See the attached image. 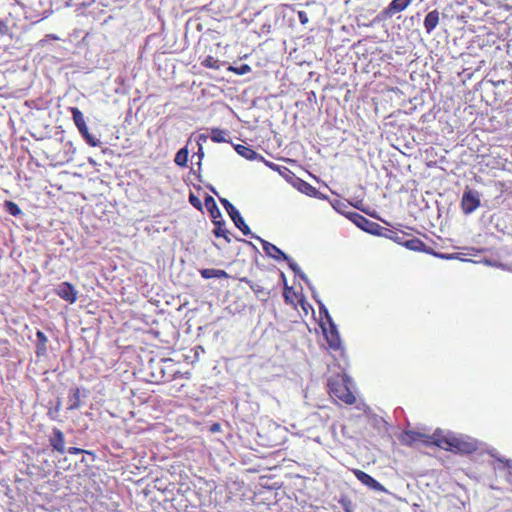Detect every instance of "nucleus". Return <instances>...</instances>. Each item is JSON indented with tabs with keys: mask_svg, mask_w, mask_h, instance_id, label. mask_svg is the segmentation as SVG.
Returning a JSON list of instances; mask_svg holds the SVG:
<instances>
[{
	"mask_svg": "<svg viewBox=\"0 0 512 512\" xmlns=\"http://www.w3.org/2000/svg\"><path fill=\"white\" fill-rule=\"evenodd\" d=\"M435 444L442 449L461 453H470L476 449L474 441L465 440L463 437L450 434L438 438Z\"/></svg>",
	"mask_w": 512,
	"mask_h": 512,
	"instance_id": "obj_1",
	"label": "nucleus"
},
{
	"mask_svg": "<svg viewBox=\"0 0 512 512\" xmlns=\"http://www.w3.org/2000/svg\"><path fill=\"white\" fill-rule=\"evenodd\" d=\"M71 113L76 127L86 142L92 147L101 145V141L89 133L83 113L76 107L71 108Z\"/></svg>",
	"mask_w": 512,
	"mask_h": 512,
	"instance_id": "obj_2",
	"label": "nucleus"
},
{
	"mask_svg": "<svg viewBox=\"0 0 512 512\" xmlns=\"http://www.w3.org/2000/svg\"><path fill=\"white\" fill-rule=\"evenodd\" d=\"M320 313H324L327 322L329 323V330L324 329L325 337L328 341L329 347L333 350H338L341 347V339L335 323L333 322L327 308L321 304Z\"/></svg>",
	"mask_w": 512,
	"mask_h": 512,
	"instance_id": "obj_3",
	"label": "nucleus"
},
{
	"mask_svg": "<svg viewBox=\"0 0 512 512\" xmlns=\"http://www.w3.org/2000/svg\"><path fill=\"white\" fill-rule=\"evenodd\" d=\"M328 387L331 395L345 402L346 404H353L356 401L355 396L350 391L346 383L329 380Z\"/></svg>",
	"mask_w": 512,
	"mask_h": 512,
	"instance_id": "obj_4",
	"label": "nucleus"
},
{
	"mask_svg": "<svg viewBox=\"0 0 512 512\" xmlns=\"http://www.w3.org/2000/svg\"><path fill=\"white\" fill-rule=\"evenodd\" d=\"M220 202L224 206L225 210L227 211L228 215L230 216V218L233 221V223L235 224V226L239 230H241V232L244 235H246V236L250 235L252 237V235H254V234L251 232L250 228L245 223L243 217L241 216L239 211L233 206V204L230 203L225 198H220Z\"/></svg>",
	"mask_w": 512,
	"mask_h": 512,
	"instance_id": "obj_5",
	"label": "nucleus"
},
{
	"mask_svg": "<svg viewBox=\"0 0 512 512\" xmlns=\"http://www.w3.org/2000/svg\"><path fill=\"white\" fill-rule=\"evenodd\" d=\"M481 203V195L477 190L466 188L461 199V208L464 214H472Z\"/></svg>",
	"mask_w": 512,
	"mask_h": 512,
	"instance_id": "obj_6",
	"label": "nucleus"
},
{
	"mask_svg": "<svg viewBox=\"0 0 512 512\" xmlns=\"http://www.w3.org/2000/svg\"><path fill=\"white\" fill-rule=\"evenodd\" d=\"M351 221L360 229H362L365 232H368L370 234H379V229H381L380 225L370 221L366 217L358 214V213H352L350 215Z\"/></svg>",
	"mask_w": 512,
	"mask_h": 512,
	"instance_id": "obj_7",
	"label": "nucleus"
},
{
	"mask_svg": "<svg viewBox=\"0 0 512 512\" xmlns=\"http://www.w3.org/2000/svg\"><path fill=\"white\" fill-rule=\"evenodd\" d=\"M353 474L355 477L365 486L368 488L379 491V492H386L387 490L384 488V486L379 483L377 480H375L373 477H371L369 474L365 473L362 470L354 469Z\"/></svg>",
	"mask_w": 512,
	"mask_h": 512,
	"instance_id": "obj_8",
	"label": "nucleus"
},
{
	"mask_svg": "<svg viewBox=\"0 0 512 512\" xmlns=\"http://www.w3.org/2000/svg\"><path fill=\"white\" fill-rule=\"evenodd\" d=\"M252 238L254 239H257L258 241H260V243L262 244V248L264 250V252L271 258L275 259L276 261H280V260H283V259H287V255L281 250L279 249L277 246H275L274 244L260 238L259 236L257 235H252Z\"/></svg>",
	"mask_w": 512,
	"mask_h": 512,
	"instance_id": "obj_9",
	"label": "nucleus"
},
{
	"mask_svg": "<svg viewBox=\"0 0 512 512\" xmlns=\"http://www.w3.org/2000/svg\"><path fill=\"white\" fill-rule=\"evenodd\" d=\"M57 295L69 303H74L77 300V290L69 282H62L56 288Z\"/></svg>",
	"mask_w": 512,
	"mask_h": 512,
	"instance_id": "obj_10",
	"label": "nucleus"
},
{
	"mask_svg": "<svg viewBox=\"0 0 512 512\" xmlns=\"http://www.w3.org/2000/svg\"><path fill=\"white\" fill-rule=\"evenodd\" d=\"M413 0H392L391 3L384 9L383 13L386 17H392L395 14L404 11Z\"/></svg>",
	"mask_w": 512,
	"mask_h": 512,
	"instance_id": "obj_11",
	"label": "nucleus"
},
{
	"mask_svg": "<svg viewBox=\"0 0 512 512\" xmlns=\"http://www.w3.org/2000/svg\"><path fill=\"white\" fill-rule=\"evenodd\" d=\"M49 442L55 451H57L61 454H63L66 451L64 434L58 428L53 429L52 435L50 436V439H49Z\"/></svg>",
	"mask_w": 512,
	"mask_h": 512,
	"instance_id": "obj_12",
	"label": "nucleus"
},
{
	"mask_svg": "<svg viewBox=\"0 0 512 512\" xmlns=\"http://www.w3.org/2000/svg\"><path fill=\"white\" fill-rule=\"evenodd\" d=\"M234 148H235V151L240 156L244 157L247 160H251V161H253V160L263 161L264 160L263 156H261L260 154H258L252 148H250L248 146L238 144V145H235Z\"/></svg>",
	"mask_w": 512,
	"mask_h": 512,
	"instance_id": "obj_13",
	"label": "nucleus"
},
{
	"mask_svg": "<svg viewBox=\"0 0 512 512\" xmlns=\"http://www.w3.org/2000/svg\"><path fill=\"white\" fill-rule=\"evenodd\" d=\"M490 455L494 458H496V460L498 461V465L497 466H494V469L495 470H506L507 471V474H506V479L507 481L512 484V460H506L504 458H500L496 455V452L495 450L491 451L490 452Z\"/></svg>",
	"mask_w": 512,
	"mask_h": 512,
	"instance_id": "obj_14",
	"label": "nucleus"
},
{
	"mask_svg": "<svg viewBox=\"0 0 512 512\" xmlns=\"http://www.w3.org/2000/svg\"><path fill=\"white\" fill-rule=\"evenodd\" d=\"M439 23V12L433 10L429 12L424 19V28L427 33H431Z\"/></svg>",
	"mask_w": 512,
	"mask_h": 512,
	"instance_id": "obj_15",
	"label": "nucleus"
},
{
	"mask_svg": "<svg viewBox=\"0 0 512 512\" xmlns=\"http://www.w3.org/2000/svg\"><path fill=\"white\" fill-rule=\"evenodd\" d=\"M204 203L213 221L221 218V211L219 210L216 201L212 196L207 195L205 197Z\"/></svg>",
	"mask_w": 512,
	"mask_h": 512,
	"instance_id": "obj_16",
	"label": "nucleus"
},
{
	"mask_svg": "<svg viewBox=\"0 0 512 512\" xmlns=\"http://www.w3.org/2000/svg\"><path fill=\"white\" fill-rule=\"evenodd\" d=\"M170 359H161L159 362L155 363L153 368H155L156 371H153L151 373V377L155 382L165 381L167 380L165 371L163 368V364L169 363Z\"/></svg>",
	"mask_w": 512,
	"mask_h": 512,
	"instance_id": "obj_17",
	"label": "nucleus"
},
{
	"mask_svg": "<svg viewBox=\"0 0 512 512\" xmlns=\"http://www.w3.org/2000/svg\"><path fill=\"white\" fill-rule=\"evenodd\" d=\"M37 344H36V355L38 357L44 356L47 353V336L40 330L36 332Z\"/></svg>",
	"mask_w": 512,
	"mask_h": 512,
	"instance_id": "obj_18",
	"label": "nucleus"
},
{
	"mask_svg": "<svg viewBox=\"0 0 512 512\" xmlns=\"http://www.w3.org/2000/svg\"><path fill=\"white\" fill-rule=\"evenodd\" d=\"M200 274L204 279H210V278H228L229 275L224 271L220 269H213V268H206L200 270Z\"/></svg>",
	"mask_w": 512,
	"mask_h": 512,
	"instance_id": "obj_19",
	"label": "nucleus"
},
{
	"mask_svg": "<svg viewBox=\"0 0 512 512\" xmlns=\"http://www.w3.org/2000/svg\"><path fill=\"white\" fill-rule=\"evenodd\" d=\"M283 261H286L288 263V266L289 268L295 273L296 276H298L300 279H302L307 285L310 286V281L308 279V277L306 276V274L301 270V268L299 267V265L293 260L291 259L288 255H287V259H283Z\"/></svg>",
	"mask_w": 512,
	"mask_h": 512,
	"instance_id": "obj_20",
	"label": "nucleus"
},
{
	"mask_svg": "<svg viewBox=\"0 0 512 512\" xmlns=\"http://www.w3.org/2000/svg\"><path fill=\"white\" fill-rule=\"evenodd\" d=\"M215 225L214 234L216 237H223L227 242H230L229 231L224 228L225 222L222 219H217L213 221Z\"/></svg>",
	"mask_w": 512,
	"mask_h": 512,
	"instance_id": "obj_21",
	"label": "nucleus"
},
{
	"mask_svg": "<svg viewBox=\"0 0 512 512\" xmlns=\"http://www.w3.org/2000/svg\"><path fill=\"white\" fill-rule=\"evenodd\" d=\"M80 389L74 388L71 389L69 397H68V403H69V409L74 410L80 407Z\"/></svg>",
	"mask_w": 512,
	"mask_h": 512,
	"instance_id": "obj_22",
	"label": "nucleus"
},
{
	"mask_svg": "<svg viewBox=\"0 0 512 512\" xmlns=\"http://www.w3.org/2000/svg\"><path fill=\"white\" fill-rule=\"evenodd\" d=\"M210 138L212 141H214L216 143L228 142L229 134L225 130L215 128V129L211 130Z\"/></svg>",
	"mask_w": 512,
	"mask_h": 512,
	"instance_id": "obj_23",
	"label": "nucleus"
},
{
	"mask_svg": "<svg viewBox=\"0 0 512 512\" xmlns=\"http://www.w3.org/2000/svg\"><path fill=\"white\" fill-rule=\"evenodd\" d=\"M404 246L413 251H425V244L417 238H413L404 242Z\"/></svg>",
	"mask_w": 512,
	"mask_h": 512,
	"instance_id": "obj_24",
	"label": "nucleus"
},
{
	"mask_svg": "<svg viewBox=\"0 0 512 512\" xmlns=\"http://www.w3.org/2000/svg\"><path fill=\"white\" fill-rule=\"evenodd\" d=\"M251 290L259 297V298H267L268 295H269V292L263 287L261 286L259 283H256V282H252V281H246Z\"/></svg>",
	"mask_w": 512,
	"mask_h": 512,
	"instance_id": "obj_25",
	"label": "nucleus"
},
{
	"mask_svg": "<svg viewBox=\"0 0 512 512\" xmlns=\"http://www.w3.org/2000/svg\"><path fill=\"white\" fill-rule=\"evenodd\" d=\"M175 163L179 166H186L188 161V150L186 148L180 149L175 156Z\"/></svg>",
	"mask_w": 512,
	"mask_h": 512,
	"instance_id": "obj_26",
	"label": "nucleus"
},
{
	"mask_svg": "<svg viewBox=\"0 0 512 512\" xmlns=\"http://www.w3.org/2000/svg\"><path fill=\"white\" fill-rule=\"evenodd\" d=\"M423 435L421 433H418V432H414V431H405L404 434H403V437H402V442L405 443V444H412L414 441L418 440L420 437H422Z\"/></svg>",
	"mask_w": 512,
	"mask_h": 512,
	"instance_id": "obj_27",
	"label": "nucleus"
},
{
	"mask_svg": "<svg viewBox=\"0 0 512 512\" xmlns=\"http://www.w3.org/2000/svg\"><path fill=\"white\" fill-rule=\"evenodd\" d=\"M298 190L306 195H309V196H313L317 193V190L315 187H313L309 183L302 181V180L299 183Z\"/></svg>",
	"mask_w": 512,
	"mask_h": 512,
	"instance_id": "obj_28",
	"label": "nucleus"
},
{
	"mask_svg": "<svg viewBox=\"0 0 512 512\" xmlns=\"http://www.w3.org/2000/svg\"><path fill=\"white\" fill-rule=\"evenodd\" d=\"M5 207H6V210L9 212V214H11L13 216H18L21 214V209L19 208V206L12 201H7L5 203Z\"/></svg>",
	"mask_w": 512,
	"mask_h": 512,
	"instance_id": "obj_29",
	"label": "nucleus"
},
{
	"mask_svg": "<svg viewBox=\"0 0 512 512\" xmlns=\"http://www.w3.org/2000/svg\"><path fill=\"white\" fill-rule=\"evenodd\" d=\"M202 64H203V66H205L207 68H212V69H219V67H220L219 60L215 59L212 56L206 57L205 60L202 62Z\"/></svg>",
	"mask_w": 512,
	"mask_h": 512,
	"instance_id": "obj_30",
	"label": "nucleus"
},
{
	"mask_svg": "<svg viewBox=\"0 0 512 512\" xmlns=\"http://www.w3.org/2000/svg\"><path fill=\"white\" fill-rule=\"evenodd\" d=\"M189 202L198 210L202 209V202L201 200L195 196L193 193L189 195Z\"/></svg>",
	"mask_w": 512,
	"mask_h": 512,
	"instance_id": "obj_31",
	"label": "nucleus"
},
{
	"mask_svg": "<svg viewBox=\"0 0 512 512\" xmlns=\"http://www.w3.org/2000/svg\"><path fill=\"white\" fill-rule=\"evenodd\" d=\"M233 71L238 75H245L251 71V68L247 64H241L239 67L233 68Z\"/></svg>",
	"mask_w": 512,
	"mask_h": 512,
	"instance_id": "obj_32",
	"label": "nucleus"
},
{
	"mask_svg": "<svg viewBox=\"0 0 512 512\" xmlns=\"http://www.w3.org/2000/svg\"><path fill=\"white\" fill-rule=\"evenodd\" d=\"M340 504L342 505L343 509L345 512H353L352 510V503L349 499L347 498H342L340 500Z\"/></svg>",
	"mask_w": 512,
	"mask_h": 512,
	"instance_id": "obj_33",
	"label": "nucleus"
},
{
	"mask_svg": "<svg viewBox=\"0 0 512 512\" xmlns=\"http://www.w3.org/2000/svg\"><path fill=\"white\" fill-rule=\"evenodd\" d=\"M59 38L54 34L46 35V37L39 41V45L44 47L49 40H58Z\"/></svg>",
	"mask_w": 512,
	"mask_h": 512,
	"instance_id": "obj_34",
	"label": "nucleus"
},
{
	"mask_svg": "<svg viewBox=\"0 0 512 512\" xmlns=\"http://www.w3.org/2000/svg\"><path fill=\"white\" fill-rule=\"evenodd\" d=\"M298 19H299L301 24H306L308 22V16H307L306 12L299 11L298 12Z\"/></svg>",
	"mask_w": 512,
	"mask_h": 512,
	"instance_id": "obj_35",
	"label": "nucleus"
},
{
	"mask_svg": "<svg viewBox=\"0 0 512 512\" xmlns=\"http://www.w3.org/2000/svg\"><path fill=\"white\" fill-rule=\"evenodd\" d=\"M67 451L69 454H72V455H78V454L85 453V450H83L81 448H77V447H70Z\"/></svg>",
	"mask_w": 512,
	"mask_h": 512,
	"instance_id": "obj_36",
	"label": "nucleus"
},
{
	"mask_svg": "<svg viewBox=\"0 0 512 512\" xmlns=\"http://www.w3.org/2000/svg\"><path fill=\"white\" fill-rule=\"evenodd\" d=\"M263 162H264V163H265L269 168H271L272 170L279 171V172L281 173V171H280V166H279V165H277V164H275V163H273V162H270V161H266V160H263Z\"/></svg>",
	"mask_w": 512,
	"mask_h": 512,
	"instance_id": "obj_37",
	"label": "nucleus"
},
{
	"mask_svg": "<svg viewBox=\"0 0 512 512\" xmlns=\"http://www.w3.org/2000/svg\"><path fill=\"white\" fill-rule=\"evenodd\" d=\"M436 256L442 258V259H456L458 258L456 254H438L435 253Z\"/></svg>",
	"mask_w": 512,
	"mask_h": 512,
	"instance_id": "obj_38",
	"label": "nucleus"
},
{
	"mask_svg": "<svg viewBox=\"0 0 512 512\" xmlns=\"http://www.w3.org/2000/svg\"><path fill=\"white\" fill-rule=\"evenodd\" d=\"M8 30V27L4 21L0 19V34L4 35Z\"/></svg>",
	"mask_w": 512,
	"mask_h": 512,
	"instance_id": "obj_39",
	"label": "nucleus"
},
{
	"mask_svg": "<svg viewBox=\"0 0 512 512\" xmlns=\"http://www.w3.org/2000/svg\"><path fill=\"white\" fill-rule=\"evenodd\" d=\"M212 431H218L219 430V424H214L211 428Z\"/></svg>",
	"mask_w": 512,
	"mask_h": 512,
	"instance_id": "obj_40",
	"label": "nucleus"
},
{
	"mask_svg": "<svg viewBox=\"0 0 512 512\" xmlns=\"http://www.w3.org/2000/svg\"><path fill=\"white\" fill-rule=\"evenodd\" d=\"M198 153H199L200 157H202V156H203V152H202V146H201V144H199V152H198Z\"/></svg>",
	"mask_w": 512,
	"mask_h": 512,
	"instance_id": "obj_41",
	"label": "nucleus"
},
{
	"mask_svg": "<svg viewBox=\"0 0 512 512\" xmlns=\"http://www.w3.org/2000/svg\"><path fill=\"white\" fill-rule=\"evenodd\" d=\"M200 139L206 140V139H207V137H206V136H204V135H200Z\"/></svg>",
	"mask_w": 512,
	"mask_h": 512,
	"instance_id": "obj_42",
	"label": "nucleus"
}]
</instances>
